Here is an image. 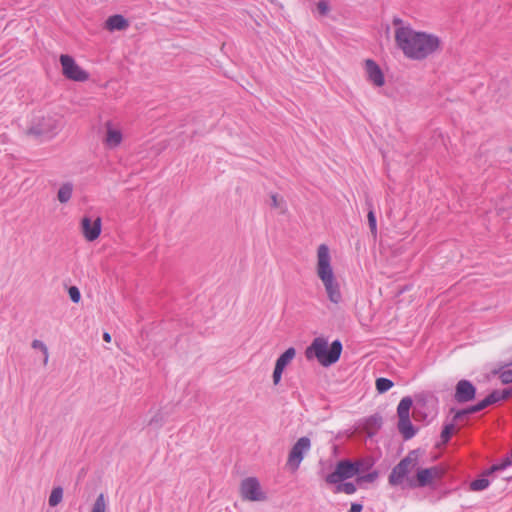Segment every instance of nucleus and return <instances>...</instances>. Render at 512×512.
<instances>
[{
	"instance_id": "16",
	"label": "nucleus",
	"mask_w": 512,
	"mask_h": 512,
	"mask_svg": "<svg viewBox=\"0 0 512 512\" xmlns=\"http://www.w3.org/2000/svg\"><path fill=\"white\" fill-rule=\"evenodd\" d=\"M489 405H491L489 403V399L485 398L482 401L478 402L477 404L472 405V406H470V407H468L466 409L455 411V414L453 416V421H459L464 416L469 415V414L477 413V412L485 409Z\"/></svg>"
},
{
	"instance_id": "11",
	"label": "nucleus",
	"mask_w": 512,
	"mask_h": 512,
	"mask_svg": "<svg viewBox=\"0 0 512 512\" xmlns=\"http://www.w3.org/2000/svg\"><path fill=\"white\" fill-rule=\"evenodd\" d=\"M102 221L100 217L92 220L90 217L85 216L81 220V230L84 238L87 241L96 240L101 233Z\"/></svg>"
},
{
	"instance_id": "32",
	"label": "nucleus",
	"mask_w": 512,
	"mask_h": 512,
	"mask_svg": "<svg viewBox=\"0 0 512 512\" xmlns=\"http://www.w3.org/2000/svg\"><path fill=\"white\" fill-rule=\"evenodd\" d=\"M379 474L377 471H372L368 474L357 477V483L368 482L372 483L378 478Z\"/></svg>"
},
{
	"instance_id": "24",
	"label": "nucleus",
	"mask_w": 512,
	"mask_h": 512,
	"mask_svg": "<svg viewBox=\"0 0 512 512\" xmlns=\"http://www.w3.org/2000/svg\"><path fill=\"white\" fill-rule=\"evenodd\" d=\"M270 198H271V207L277 209L279 211V213H281V214H285L287 212V204H286V201L282 197H279L276 194H272Z\"/></svg>"
},
{
	"instance_id": "40",
	"label": "nucleus",
	"mask_w": 512,
	"mask_h": 512,
	"mask_svg": "<svg viewBox=\"0 0 512 512\" xmlns=\"http://www.w3.org/2000/svg\"><path fill=\"white\" fill-rule=\"evenodd\" d=\"M42 353H43V364L47 365L48 359H49V352H48V350H46V351H44Z\"/></svg>"
},
{
	"instance_id": "10",
	"label": "nucleus",
	"mask_w": 512,
	"mask_h": 512,
	"mask_svg": "<svg viewBox=\"0 0 512 512\" xmlns=\"http://www.w3.org/2000/svg\"><path fill=\"white\" fill-rule=\"evenodd\" d=\"M442 470L436 466L430 468L418 469L415 478L408 479V485L411 488L425 487L432 483L434 479L440 478Z\"/></svg>"
},
{
	"instance_id": "3",
	"label": "nucleus",
	"mask_w": 512,
	"mask_h": 512,
	"mask_svg": "<svg viewBox=\"0 0 512 512\" xmlns=\"http://www.w3.org/2000/svg\"><path fill=\"white\" fill-rule=\"evenodd\" d=\"M342 348L340 340L333 341L329 346L324 337H316L307 347L305 354L308 359L315 357L322 366L328 367L339 360Z\"/></svg>"
},
{
	"instance_id": "25",
	"label": "nucleus",
	"mask_w": 512,
	"mask_h": 512,
	"mask_svg": "<svg viewBox=\"0 0 512 512\" xmlns=\"http://www.w3.org/2000/svg\"><path fill=\"white\" fill-rule=\"evenodd\" d=\"M62 498H63V489L61 487H55L51 491L48 503L51 507H55L62 501Z\"/></svg>"
},
{
	"instance_id": "29",
	"label": "nucleus",
	"mask_w": 512,
	"mask_h": 512,
	"mask_svg": "<svg viewBox=\"0 0 512 512\" xmlns=\"http://www.w3.org/2000/svg\"><path fill=\"white\" fill-rule=\"evenodd\" d=\"M455 431V425L454 423H449V424H446L444 427H443V430L441 432V440L443 443H447L452 434L454 433Z\"/></svg>"
},
{
	"instance_id": "19",
	"label": "nucleus",
	"mask_w": 512,
	"mask_h": 512,
	"mask_svg": "<svg viewBox=\"0 0 512 512\" xmlns=\"http://www.w3.org/2000/svg\"><path fill=\"white\" fill-rule=\"evenodd\" d=\"M74 186L71 182L63 183L57 193V199L60 203H67L73 193Z\"/></svg>"
},
{
	"instance_id": "4",
	"label": "nucleus",
	"mask_w": 512,
	"mask_h": 512,
	"mask_svg": "<svg viewBox=\"0 0 512 512\" xmlns=\"http://www.w3.org/2000/svg\"><path fill=\"white\" fill-rule=\"evenodd\" d=\"M418 451H410L391 471L388 482L391 486H398L403 483L405 477L418 465Z\"/></svg>"
},
{
	"instance_id": "27",
	"label": "nucleus",
	"mask_w": 512,
	"mask_h": 512,
	"mask_svg": "<svg viewBox=\"0 0 512 512\" xmlns=\"http://www.w3.org/2000/svg\"><path fill=\"white\" fill-rule=\"evenodd\" d=\"M393 382L387 378H378L376 380V389L379 393H385L393 387Z\"/></svg>"
},
{
	"instance_id": "34",
	"label": "nucleus",
	"mask_w": 512,
	"mask_h": 512,
	"mask_svg": "<svg viewBox=\"0 0 512 512\" xmlns=\"http://www.w3.org/2000/svg\"><path fill=\"white\" fill-rule=\"evenodd\" d=\"M68 294L72 302L78 303L81 299V294L76 286H71L68 290Z\"/></svg>"
},
{
	"instance_id": "15",
	"label": "nucleus",
	"mask_w": 512,
	"mask_h": 512,
	"mask_svg": "<svg viewBox=\"0 0 512 512\" xmlns=\"http://www.w3.org/2000/svg\"><path fill=\"white\" fill-rule=\"evenodd\" d=\"M365 72L367 75V79L370 82H372L375 86L381 87L384 85V75L375 61L371 59H367L365 61Z\"/></svg>"
},
{
	"instance_id": "8",
	"label": "nucleus",
	"mask_w": 512,
	"mask_h": 512,
	"mask_svg": "<svg viewBox=\"0 0 512 512\" xmlns=\"http://www.w3.org/2000/svg\"><path fill=\"white\" fill-rule=\"evenodd\" d=\"M311 449V441L308 437L303 436L299 438L296 443L292 446L286 465L292 470L296 471L300 467L304 456Z\"/></svg>"
},
{
	"instance_id": "9",
	"label": "nucleus",
	"mask_w": 512,
	"mask_h": 512,
	"mask_svg": "<svg viewBox=\"0 0 512 512\" xmlns=\"http://www.w3.org/2000/svg\"><path fill=\"white\" fill-rule=\"evenodd\" d=\"M60 63L63 75L73 81L83 82L89 78V74L80 68L69 55H61Z\"/></svg>"
},
{
	"instance_id": "12",
	"label": "nucleus",
	"mask_w": 512,
	"mask_h": 512,
	"mask_svg": "<svg viewBox=\"0 0 512 512\" xmlns=\"http://www.w3.org/2000/svg\"><path fill=\"white\" fill-rule=\"evenodd\" d=\"M476 388L468 380H460L455 387L454 399L458 403H466L475 398Z\"/></svg>"
},
{
	"instance_id": "2",
	"label": "nucleus",
	"mask_w": 512,
	"mask_h": 512,
	"mask_svg": "<svg viewBox=\"0 0 512 512\" xmlns=\"http://www.w3.org/2000/svg\"><path fill=\"white\" fill-rule=\"evenodd\" d=\"M316 273L325 288L328 299L334 304L340 303L342 300L340 285L331 265L330 250L325 244H321L317 249Z\"/></svg>"
},
{
	"instance_id": "33",
	"label": "nucleus",
	"mask_w": 512,
	"mask_h": 512,
	"mask_svg": "<svg viewBox=\"0 0 512 512\" xmlns=\"http://www.w3.org/2000/svg\"><path fill=\"white\" fill-rule=\"evenodd\" d=\"M353 464L358 465V474L361 472L368 471L373 466V462H371L370 460H357L353 462Z\"/></svg>"
},
{
	"instance_id": "31",
	"label": "nucleus",
	"mask_w": 512,
	"mask_h": 512,
	"mask_svg": "<svg viewBox=\"0 0 512 512\" xmlns=\"http://www.w3.org/2000/svg\"><path fill=\"white\" fill-rule=\"evenodd\" d=\"M164 423V415L161 411H157L149 420L150 426L161 427Z\"/></svg>"
},
{
	"instance_id": "6",
	"label": "nucleus",
	"mask_w": 512,
	"mask_h": 512,
	"mask_svg": "<svg viewBox=\"0 0 512 512\" xmlns=\"http://www.w3.org/2000/svg\"><path fill=\"white\" fill-rule=\"evenodd\" d=\"M358 465L350 460H341L336 464L335 470L326 475L325 481L328 484H336L358 475Z\"/></svg>"
},
{
	"instance_id": "26",
	"label": "nucleus",
	"mask_w": 512,
	"mask_h": 512,
	"mask_svg": "<svg viewBox=\"0 0 512 512\" xmlns=\"http://www.w3.org/2000/svg\"><path fill=\"white\" fill-rule=\"evenodd\" d=\"M107 510V501L103 493H100L91 509V512H106Z\"/></svg>"
},
{
	"instance_id": "7",
	"label": "nucleus",
	"mask_w": 512,
	"mask_h": 512,
	"mask_svg": "<svg viewBox=\"0 0 512 512\" xmlns=\"http://www.w3.org/2000/svg\"><path fill=\"white\" fill-rule=\"evenodd\" d=\"M60 126V121L56 116L48 115L36 117L32 121L29 133L38 136L56 134L60 129Z\"/></svg>"
},
{
	"instance_id": "13",
	"label": "nucleus",
	"mask_w": 512,
	"mask_h": 512,
	"mask_svg": "<svg viewBox=\"0 0 512 512\" xmlns=\"http://www.w3.org/2000/svg\"><path fill=\"white\" fill-rule=\"evenodd\" d=\"M123 139L122 132L118 126L113 124L111 121L105 123V135L103 137L104 145L113 149L118 147Z\"/></svg>"
},
{
	"instance_id": "38",
	"label": "nucleus",
	"mask_w": 512,
	"mask_h": 512,
	"mask_svg": "<svg viewBox=\"0 0 512 512\" xmlns=\"http://www.w3.org/2000/svg\"><path fill=\"white\" fill-rule=\"evenodd\" d=\"M393 25L396 27V29L398 27H411L410 25H404V22L402 19L398 18V17H395L393 19Z\"/></svg>"
},
{
	"instance_id": "23",
	"label": "nucleus",
	"mask_w": 512,
	"mask_h": 512,
	"mask_svg": "<svg viewBox=\"0 0 512 512\" xmlns=\"http://www.w3.org/2000/svg\"><path fill=\"white\" fill-rule=\"evenodd\" d=\"M506 366L507 365L492 371L494 375H499V378L503 384L512 383V369H505Z\"/></svg>"
},
{
	"instance_id": "5",
	"label": "nucleus",
	"mask_w": 512,
	"mask_h": 512,
	"mask_svg": "<svg viewBox=\"0 0 512 512\" xmlns=\"http://www.w3.org/2000/svg\"><path fill=\"white\" fill-rule=\"evenodd\" d=\"M239 492L245 501L261 502L267 499V494L256 477L244 478L240 483Z\"/></svg>"
},
{
	"instance_id": "22",
	"label": "nucleus",
	"mask_w": 512,
	"mask_h": 512,
	"mask_svg": "<svg viewBox=\"0 0 512 512\" xmlns=\"http://www.w3.org/2000/svg\"><path fill=\"white\" fill-rule=\"evenodd\" d=\"M334 485H335V488H334L335 494L345 493L347 495H352L357 491L356 485L352 482H343L342 481V482L336 483Z\"/></svg>"
},
{
	"instance_id": "14",
	"label": "nucleus",
	"mask_w": 512,
	"mask_h": 512,
	"mask_svg": "<svg viewBox=\"0 0 512 512\" xmlns=\"http://www.w3.org/2000/svg\"><path fill=\"white\" fill-rule=\"evenodd\" d=\"M296 355V350L293 347L288 348L284 353H282L275 363V368L273 371V383L277 385L282 377V373L286 366L294 359Z\"/></svg>"
},
{
	"instance_id": "42",
	"label": "nucleus",
	"mask_w": 512,
	"mask_h": 512,
	"mask_svg": "<svg viewBox=\"0 0 512 512\" xmlns=\"http://www.w3.org/2000/svg\"><path fill=\"white\" fill-rule=\"evenodd\" d=\"M103 340H104L105 342H110V341H111V335H110L108 332H105V333L103 334Z\"/></svg>"
},
{
	"instance_id": "28",
	"label": "nucleus",
	"mask_w": 512,
	"mask_h": 512,
	"mask_svg": "<svg viewBox=\"0 0 512 512\" xmlns=\"http://www.w3.org/2000/svg\"><path fill=\"white\" fill-rule=\"evenodd\" d=\"M512 465V452L510 456H507L505 459H503L500 463L494 464L491 468L489 473H493L496 471H502L505 470L508 466Z\"/></svg>"
},
{
	"instance_id": "21",
	"label": "nucleus",
	"mask_w": 512,
	"mask_h": 512,
	"mask_svg": "<svg viewBox=\"0 0 512 512\" xmlns=\"http://www.w3.org/2000/svg\"><path fill=\"white\" fill-rule=\"evenodd\" d=\"M366 205L368 206L367 218H368L370 232H371L372 236L374 238H376L377 237V221H376V216H375V212H374L371 200L367 199Z\"/></svg>"
},
{
	"instance_id": "30",
	"label": "nucleus",
	"mask_w": 512,
	"mask_h": 512,
	"mask_svg": "<svg viewBox=\"0 0 512 512\" xmlns=\"http://www.w3.org/2000/svg\"><path fill=\"white\" fill-rule=\"evenodd\" d=\"M489 486V481L486 478L476 479L471 482L470 488L473 491H482Z\"/></svg>"
},
{
	"instance_id": "39",
	"label": "nucleus",
	"mask_w": 512,
	"mask_h": 512,
	"mask_svg": "<svg viewBox=\"0 0 512 512\" xmlns=\"http://www.w3.org/2000/svg\"><path fill=\"white\" fill-rule=\"evenodd\" d=\"M363 509L362 504L352 503L349 512H361Z\"/></svg>"
},
{
	"instance_id": "41",
	"label": "nucleus",
	"mask_w": 512,
	"mask_h": 512,
	"mask_svg": "<svg viewBox=\"0 0 512 512\" xmlns=\"http://www.w3.org/2000/svg\"><path fill=\"white\" fill-rule=\"evenodd\" d=\"M500 395L503 396V400L507 399L510 395V391L509 390H502L500 391Z\"/></svg>"
},
{
	"instance_id": "36",
	"label": "nucleus",
	"mask_w": 512,
	"mask_h": 512,
	"mask_svg": "<svg viewBox=\"0 0 512 512\" xmlns=\"http://www.w3.org/2000/svg\"><path fill=\"white\" fill-rule=\"evenodd\" d=\"M487 399H489V403L490 404H494L498 401H501L503 400V396L500 395V391L496 390V391H493L491 394H489L487 397Z\"/></svg>"
},
{
	"instance_id": "17",
	"label": "nucleus",
	"mask_w": 512,
	"mask_h": 512,
	"mask_svg": "<svg viewBox=\"0 0 512 512\" xmlns=\"http://www.w3.org/2000/svg\"><path fill=\"white\" fill-rule=\"evenodd\" d=\"M128 21L122 15H113L106 20V28L109 31H121L128 27Z\"/></svg>"
},
{
	"instance_id": "20",
	"label": "nucleus",
	"mask_w": 512,
	"mask_h": 512,
	"mask_svg": "<svg viewBox=\"0 0 512 512\" xmlns=\"http://www.w3.org/2000/svg\"><path fill=\"white\" fill-rule=\"evenodd\" d=\"M411 406L412 399L410 397L402 398L397 407L398 418L402 419L410 417Z\"/></svg>"
},
{
	"instance_id": "35",
	"label": "nucleus",
	"mask_w": 512,
	"mask_h": 512,
	"mask_svg": "<svg viewBox=\"0 0 512 512\" xmlns=\"http://www.w3.org/2000/svg\"><path fill=\"white\" fill-rule=\"evenodd\" d=\"M317 10L320 15L325 16L329 12L328 2L325 0H321L317 3Z\"/></svg>"
},
{
	"instance_id": "18",
	"label": "nucleus",
	"mask_w": 512,
	"mask_h": 512,
	"mask_svg": "<svg viewBox=\"0 0 512 512\" xmlns=\"http://www.w3.org/2000/svg\"><path fill=\"white\" fill-rule=\"evenodd\" d=\"M398 430L406 440L411 439L416 434V429L414 428L410 417L398 420Z\"/></svg>"
},
{
	"instance_id": "1",
	"label": "nucleus",
	"mask_w": 512,
	"mask_h": 512,
	"mask_svg": "<svg viewBox=\"0 0 512 512\" xmlns=\"http://www.w3.org/2000/svg\"><path fill=\"white\" fill-rule=\"evenodd\" d=\"M395 41L403 54L412 60H423L440 48V39L426 32H419L412 27L395 29Z\"/></svg>"
},
{
	"instance_id": "37",
	"label": "nucleus",
	"mask_w": 512,
	"mask_h": 512,
	"mask_svg": "<svg viewBox=\"0 0 512 512\" xmlns=\"http://www.w3.org/2000/svg\"><path fill=\"white\" fill-rule=\"evenodd\" d=\"M32 348L39 349L41 352L48 350L47 346L40 340H33L31 343Z\"/></svg>"
}]
</instances>
